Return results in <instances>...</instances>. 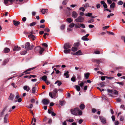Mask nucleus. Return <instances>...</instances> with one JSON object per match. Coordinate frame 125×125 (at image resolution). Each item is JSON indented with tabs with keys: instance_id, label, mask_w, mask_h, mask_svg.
Wrapping results in <instances>:
<instances>
[{
	"instance_id": "obj_1",
	"label": "nucleus",
	"mask_w": 125,
	"mask_h": 125,
	"mask_svg": "<svg viewBox=\"0 0 125 125\" xmlns=\"http://www.w3.org/2000/svg\"><path fill=\"white\" fill-rule=\"evenodd\" d=\"M72 45L69 43H67L65 44L63 46L64 52L65 53H69L71 51L70 48L71 47Z\"/></svg>"
},
{
	"instance_id": "obj_2",
	"label": "nucleus",
	"mask_w": 125,
	"mask_h": 125,
	"mask_svg": "<svg viewBox=\"0 0 125 125\" xmlns=\"http://www.w3.org/2000/svg\"><path fill=\"white\" fill-rule=\"evenodd\" d=\"M58 91L57 89H54L52 92L49 93V95L51 98L55 99L58 96Z\"/></svg>"
},
{
	"instance_id": "obj_3",
	"label": "nucleus",
	"mask_w": 125,
	"mask_h": 125,
	"mask_svg": "<svg viewBox=\"0 0 125 125\" xmlns=\"http://www.w3.org/2000/svg\"><path fill=\"white\" fill-rule=\"evenodd\" d=\"M71 112L72 114L75 115H77L78 113V108H75L74 109H71Z\"/></svg>"
},
{
	"instance_id": "obj_4",
	"label": "nucleus",
	"mask_w": 125,
	"mask_h": 125,
	"mask_svg": "<svg viewBox=\"0 0 125 125\" xmlns=\"http://www.w3.org/2000/svg\"><path fill=\"white\" fill-rule=\"evenodd\" d=\"M78 47V43H75L73 45V47H72L71 50L73 52H75L77 51Z\"/></svg>"
},
{
	"instance_id": "obj_5",
	"label": "nucleus",
	"mask_w": 125,
	"mask_h": 125,
	"mask_svg": "<svg viewBox=\"0 0 125 125\" xmlns=\"http://www.w3.org/2000/svg\"><path fill=\"white\" fill-rule=\"evenodd\" d=\"M107 91L109 93H113L116 95H117L118 94V91L116 90H114V91L109 89L107 90Z\"/></svg>"
},
{
	"instance_id": "obj_6",
	"label": "nucleus",
	"mask_w": 125,
	"mask_h": 125,
	"mask_svg": "<svg viewBox=\"0 0 125 125\" xmlns=\"http://www.w3.org/2000/svg\"><path fill=\"white\" fill-rule=\"evenodd\" d=\"M49 100L46 99H44L42 101V103L44 105L47 104L49 103Z\"/></svg>"
},
{
	"instance_id": "obj_7",
	"label": "nucleus",
	"mask_w": 125,
	"mask_h": 125,
	"mask_svg": "<svg viewBox=\"0 0 125 125\" xmlns=\"http://www.w3.org/2000/svg\"><path fill=\"white\" fill-rule=\"evenodd\" d=\"M7 108V107H5L3 109L2 111L0 113V116L1 117L5 114L6 110Z\"/></svg>"
},
{
	"instance_id": "obj_8",
	"label": "nucleus",
	"mask_w": 125,
	"mask_h": 125,
	"mask_svg": "<svg viewBox=\"0 0 125 125\" xmlns=\"http://www.w3.org/2000/svg\"><path fill=\"white\" fill-rule=\"evenodd\" d=\"M99 118L101 122L104 124H105L106 123V120L105 119L103 116H99Z\"/></svg>"
},
{
	"instance_id": "obj_9",
	"label": "nucleus",
	"mask_w": 125,
	"mask_h": 125,
	"mask_svg": "<svg viewBox=\"0 0 125 125\" xmlns=\"http://www.w3.org/2000/svg\"><path fill=\"white\" fill-rule=\"evenodd\" d=\"M25 48L27 50H29L30 49V45L29 42H27L26 44Z\"/></svg>"
},
{
	"instance_id": "obj_10",
	"label": "nucleus",
	"mask_w": 125,
	"mask_h": 125,
	"mask_svg": "<svg viewBox=\"0 0 125 125\" xmlns=\"http://www.w3.org/2000/svg\"><path fill=\"white\" fill-rule=\"evenodd\" d=\"M35 67H34L32 68H31L27 70L26 71H25L23 72V73H25V74H28L29 73L27 72V71H31L35 68Z\"/></svg>"
},
{
	"instance_id": "obj_11",
	"label": "nucleus",
	"mask_w": 125,
	"mask_h": 125,
	"mask_svg": "<svg viewBox=\"0 0 125 125\" xmlns=\"http://www.w3.org/2000/svg\"><path fill=\"white\" fill-rule=\"evenodd\" d=\"M35 67H34L32 68H31L27 70L26 71H25L23 72V73H25V74H28L29 73L27 72V71H31L35 68Z\"/></svg>"
},
{
	"instance_id": "obj_12",
	"label": "nucleus",
	"mask_w": 125,
	"mask_h": 125,
	"mask_svg": "<svg viewBox=\"0 0 125 125\" xmlns=\"http://www.w3.org/2000/svg\"><path fill=\"white\" fill-rule=\"evenodd\" d=\"M23 88L24 90H25L27 92H29L30 89L29 87L27 85L24 86L23 87Z\"/></svg>"
},
{
	"instance_id": "obj_13",
	"label": "nucleus",
	"mask_w": 125,
	"mask_h": 125,
	"mask_svg": "<svg viewBox=\"0 0 125 125\" xmlns=\"http://www.w3.org/2000/svg\"><path fill=\"white\" fill-rule=\"evenodd\" d=\"M115 6V2H113L110 5V8L111 9V10H114Z\"/></svg>"
},
{
	"instance_id": "obj_14",
	"label": "nucleus",
	"mask_w": 125,
	"mask_h": 125,
	"mask_svg": "<svg viewBox=\"0 0 125 125\" xmlns=\"http://www.w3.org/2000/svg\"><path fill=\"white\" fill-rule=\"evenodd\" d=\"M21 50V47L17 46H15L13 49L14 51H18Z\"/></svg>"
},
{
	"instance_id": "obj_15",
	"label": "nucleus",
	"mask_w": 125,
	"mask_h": 125,
	"mask_svg": "<svg viewBox=\"0 0 125 125\" xmlns=\"http://www.w3.org/2000/svg\"><path fill=\"white\" fill-rule=\"evenodd\" d=\"M72 15L73 17L75 18L77 17L78 14L76 12L73 11L72 13Z\"/></svg>"
},
{
	"instance_id": "obj_16",
	"label": "nucleus",
	"mask_w": 125,
	"mask_h": 125,
	"mask_svg": "<svg viewBox=\"0 0 125 125\" xmlns=\"http://www.w3.org/2000/svg\"><path fill=\"white\" fill-rule=\"evenodd\" d=\"M28 38L31 39L33 40H35V36L32 34L29 35L28 36Z\"/></svg>"
},
{
	"instance_id": "obj_17",
	"label": "nucleus",
	"mask_w": 125,
	"mask_h": 125,
	"mask_svg": "<svg viewBox=\"0 0 125 125\" xmlns=\"http://www.w3.org/2000/svg\"><path fill=\"white\" fill-rule=\"evenodd\" d=\"M84 20L82 16H79V22H82L84 21Z\"/></svg>"
},
{
	"instance_id": "obj_18",
	"label": "nucleus",
	"mask_w": 125,
	"mask_h": 125,
	"mask_svg": "<svg viewBox=\"0 0 125 125\" xmlns=\"http://www.w3.org/2000/svg\"><path fill=\"white\" fill-rule=\"evenodd\" d=\"M41 11L42 14H44L47 13L48 11V10L47 9H42L41 10Z\"/></svg>"
},
{
	"instance_id": "obj_19",
	"label": "nucleus",
	"mask_w": 125,
	"mask_h": 125,
	"mask_svg": "<svg viewBox=\"0 0 125 125\" xmlns=\"http://www.w3.org/2000/svg\"><path fill=\"white\" fill-rule=\"evenodd\" d=\"M13 23L15 26H17L19 25L20 24V22L19 21H17L15 20L13 21Z\"/></svg>"
},
{
	"instance_id": "obj_20",
	"label": "nucleus",
	"mask_w": 125,
	"mask_h": 125,
	"mask_svg": "<svg viewBox=\"0 0 125 125\" xmlns=\"http://www.w3.org/2000/svg\"><path fill=\"white\" fill-rule=\"evenodd\" d=\"M85 107V105L83 104H81L79 106L80 108L82 110H83Z\"/></svg>"
},
{
	"instance_id": "obj_21",
	"label": "nucleus",
	"mask_w": 125,
	"mask_h": 125,
	"mask_svg": "<svg viewBox=\"0 0 125 125\" xmlns=\"http://www.w3.org/2000/svg\"><path fill=\"white\" fill-rule=\"evenodd\" d=\"M4 51L5 53H7L10 51V49L9 48H5L4 49Z\"/></svg>"
},
{
	"instance_id": "obj_22",
	"label": "nucleus",
	"mask_w": 125,
	"mask_h": 125,
	"mask_svg": "<svg viewBox=\"0 0 125 125\" xmlns=\"http://www.w3.org/2000/svg\"><path fill=\"white\" fill-rule=\"evenodd\" d=\"M9 61V60L8 59H5L3 62L2 64L3 65H4L6 64Z\"/></svg>"
},
{
	"instance_id": "obj_23",
	"label": "nucleus",
	"mask_w": 125,
	"mask_h": 125,
	"mask_svg": "<svg viewBox=\"0 0 125 125\" xmlns=\"http://www.w3.org/2000/svg\"><path fill=\"white\" fill-rule=\"evenodd\" d=\"M39 48V49H40L41 50L39 52V53L40 54H42L44 50V49L43 48H41V47L40 46H38L37 47H36L35 48L36 49V48Z\"/></svg>"
},
{
	"instance_id": "obj_24",
	"label": "nucleus",
	"mask_w": 125,
	"mask_h": 125,
	"mask_svg": "<svg viewBox=\"0 0 125 125\" xmlns=\"http://www.w3.org/2000/svg\"><path fill=\"white\" fill-rule=\"evenodd\" d=\"M14 97V95L12 94H11L9 97V99L10 100H12Z\"/></svg>"
},
{
	"instance_id": "obj_25",
	"label": "nucleus",
	"mask_w": 125,
	"mask_h": 125,
	"mask_svg": "<svg viewBox=\"0 0 125 125\" xmlns=\"http://www.w3.org/2000/svg\"><path fill=\"white\" fill-rule=\"evenodd\" d=\"M58 83L57 85L58 86H60L62 84L61 82L60 81L57 80L55 83L54 84H56Z\"/></svg>"
},
{
	"instance_id": "obj_26",
	"label": "nucleus",
	"mask_w": 125,
	"mask_h": 125,
	"mask_svg": "<svg viewBox=\"0 0 125 125\" xmlns=\"http://www.w3.org/2000/svg\"><path fill=\"white\" fill-rule=\"evenodd\" d=\"M42 79L44 81H45L47 79V77L46 75H44L42 77Z\"/></svg>"
},
{
	"instance_id": "obj_27",
	"label": "nucleus",
	"mask_w": 125,
	"mask_h": 125,
	"mask_svg": "<svg viewBox=\"0 0 125 125\" xmlns=\"http://www.w3.org/2000/svg\"><path fill=\"white\" fill-rule=\"evenodd\" d=\"M69 72L68 71H67L64 74V75L65 76L66 78H68L69 77Z\"/></svg>"
},
{
	"instance_id": "obj_28",
	"label": "nucleus",
	"mask_w": 125,
	"mask_h": 125,
	"mask_svg": "<svg viewBox=\"0 0 125 125\" xmlns=\"http://www.w3.org/2000/svg\"><path fill=\"white\" fill-rule=\"evenodd\" d=\"M82 40L84 41H88L89 39L87 38L85 36H83L82 38Z\"/></svg>"
},
{
	"instance_id": "obj_29",
	"label": "nucleus",
	"mask_w": 125,
	"mask_h": 125,
	"mask_svg": "<svg viewBox=\"0 0 125 125\" xmlns=\"http://www.w3.org/2000/svg\"><path fill=\"white\" fill-rule=\"evenodd\" d=\"M81 26L83 28H85V26L84 25L82 24H79V28H80Z\"/></svg>"
},
{
	"instance_id": "obj_30",
	"label": "nucleus",
	"mask_w": 125,
	"mask_h": 125,
	"mask_svg": "<svg viewBox=\"0 0 125 125\" xmlns=\"http://www.w3.org/2000/svg\"><path fill=\"white\" fill-rule=\"evenodd\" d=\"M84 83L83 82H81L80 84H79V85H80V86L83 89V86L84 85Z\"/></svg>"
},
{
	"instance_id": "obj_31",
	"label": "nucleus",
	"mask_w": 125,
	"mask_h": 125,
	"mask_svg": "<svg viewBox=\"0 0 125 125\" xmlns=\"http://www.w3.org/2000/svg\"><path fill=\"white\" fill-rule=\"evenodd\" d=\"M89 75L90 73H86L85 75V78L86 79H88Z\"/></svg>"
},
{
	"instance_id": "obj_32",
	"label": "nucleus",
	"mask_w": 125,
	"mask_h": 125,
	"mask_svg": "<svg viewBox=\"0 0 125 125\" xmlns=\"http://www.w3.org/2000/svg\"><path fill=\"white\" fill-rule=\"evenodd\" d=\"M92 14L91 13H88L87 14H85V16H88L90 17L92 16Z\"/></svg>"
},
{
	"instance_id": "obj_33",
	"label": "nucleus",
	"mask_w": 125,
	"mask_h": 125,
	"mask_svg": "<svg viewBox=\"0 0 125 125\" xmlns=\"http://www.w3.org/2000/svg\"><path fill=\"white\" fill-rule=\"evenodd\" d=\"M67 21L68 22L70 23L72 22L73 20L71 19V18H68L67 19Z\"/></svg>"
},
{
	"instance_id": "obj_34",
	"label": "nucleus",
	"mask_w": 125,
	"mask_h": 125,
	"mask_svg": "<svg viewBox=\"0 0 125 125\" xmlns=\"http://www.w3.org/2000/svg\"><path fill=\"white\" fill-rule=\"evenodd\" d=\"M94 62H96L97 64H99L100 63V61L99 60H94Z\"/></svg>"
},
{
	"instance_id": "obj_35",
	"label": "nucleus",
	"mask_w": 125,
	"mask_h": 125,
	"mask_svg": "<svg viewBox=\"0 0 125 125\" xmlns=\"http://www.w3.org/2000/svg\"><path fill=\"white\" fill-rule=\"evenodd\" d=\"M32 93L33 94L36 91V88L35 87H34L32 88Z\"/></svg>"
},
{
	"instance_id": "obj_36",
	"label": "nucleus",
	"mask_w": 125,
	"mask_h": 125,
	"mask_svg": "<svg viewBox=\"0 0 125 125\" xmlns=\"http://www.w3.org/2000/svg\"><path fill=\"white\" fill-rule=\"evenodd\" d=\"M27 52V51L26 50L24 51H22L21 52V55H24Z\"/></svg>"
},
{
	"instance_id": "obj_37",
	"label": "nucleus",
	"mask_w": 125,
	"mask_h": 125,
	"mask_svg": "<svg viewBox=\"0 0 125 125\" xmlns=\"http://www.w3.org/2000/svg\"><path fill=\"white\" fill-rule=\"evenodd\" d=\"M36 24V22H34L32 23H31L30 24V26H32L35 25Z\"/></svg>"
},
{
	"instance_id": "obj_38",
	"label": "nucleus",
	"mask_w": 125,
	"mask_h": 125,
	"mask_svg": "<svg viewBox=\"0 0 125 125\" xmlns=\"http://www.w3.org/2000/svg\"><path fill=\"white\" fill-rule=\"evenodd\" d=\"M16 95L15 97V99H17L19 98L20 97V95L18 92H17L16 93Z\"/></svg>"
},
{
	"instance_id": "obj_39",
	"label": "nucleus",
	"mask_w": 125,
	"mask_h": 125,
	"mask_svg": "<svg viewBox=\"0 0 125 125\" xmlns=\"http://www.w3.org/2000/svg\"><path fill=\"white\" fill-rule=\"evenodd\" d=\"M71 80L73 82H75L76 80V78L73 76L71 79Z\"/></svg>"
},
{
	"instance_id": "obj_40",
	"label": "nucleus",
	"mask_w": 125,
	"mask_h": 125,
	"mask_svg": "<svg viewBox=\"0 0 125 125\" xmlns=\"http://www.w3.org/2000/svg\"><path fill=\"white\" fill-rule=\"evenodd\" d=\"M60 104L62 106L63 105L65 104V102L63 101H60Z\"/></svg>"
},
{
	"instance_id": "obj_41",
	"label": "nucleus",
	"mask_w": 125,
	"mask_h": 125,
	"mask_svg": "<svg viewBox=\"0 0 125 125\" xmlns=\"http://www.w3.org/2000/svg\"><path fill=\"white\" fill-rule=\"evenodd\" d=\"M68 0H64L62 2V4L64 5H65L66 4Z\"/></svg>"
},
{
	"instance_id": "obj_42",
	"label": "nucleus",
	"mask_w": 125,
	"mask_h": 125,
	"mask_svg": "<svg viewBox=\"0 0 125 125\" xmlns=\"http://www.w3.org/2000/svg\"><path fill=\"white\" fill-rule=\"evenodd\" d=\"M116 83L120 85H121L122 86H123L124 84V83L123 82H117Z\"/></svg>"
},
{
	"instance_id": "obj_43",
	"label": "nucleus",
	"mask_w": 125,
	"mask_h": 125,
	"mask_svg": "<svg viewBox=\"0 0 125 125\" xmlns=\"http://www.w3.org/2000/svg\"><path fill=\"white\" fill-rule=\"evenodd\" d=\"M114 15V14L113 13H110L109 15H108L107 16V18H110L111 16H113Z\"/></svg>"
},
{
	"instance_id": "obj_44",
	"label": "nucleus",
	"mask_w": 125,
	"mask_h": 125,
	"mask_svg": "<svg viewBox=\"0 0 125 125\" xmlns=\"http://www.w3.org/2000/svg\"><path fill=\"white\" fill-rule=\"evenodd\" d=\"M94 19H90V20H89L88 21V22L89 23H92V22H94Z\"/></svg>"
},
{
	"instance_id": "obj_45",
	"label": "nucleus",
	"mask_w": 125,
	"mask_h": 125,
	"mask_svg": "<svg viewBox=\"0 0 125 125\" xmlns=\"http://www.w3.org/2000/svg\"><path fill=\"white\" fill-rule=\"evenodd\" d=\"M123 4V2L121 0L120 1L117 2V4L119 5H122Z\"/></svg>"
},
{
	"instance_id": "obj_46",
	"label": "nucleus",
	"mask_w": 125,
	"mask_h": 125,
	"mask_svg": "<svg viewBox=\"0 0 125 125\" xmlns=\"http://www.w3.org/2000/svg\"><path fill=\"white\" fill-rule=\"evenodd\" d=\"M104 82H102L101 83L100 85L101 86V87H103L104 86Z\"/></svg>"
},
{
	"instance_id": "obj_47",
	"label": "nucleus",
	"mask_w": 125,
	"mask_h": 125,
	"mask_svg": "<svg viewBox=\"0 0 125 125\" xmlns=\"http://www.w3.org/2000/svg\"><path fill=\"white\" fill-rule=\"evenodd\" d=\"M84 6L85 8H86L89 7V4L88 3H86L84 5Z\"/></svg>"
},
{
	"instance_id": "obj_48",
	"label": "nucleus",
	"mask_w": 125,
	"mask_h": 125,
	"mask_svg": "<svg viewBox=\"0 0 125 125\" xmlns=\"http://www.w3.org/2000/svg\"><path fill=\"white\" fill-rule=\"evenodd\" d=\"M83 114L82 112L79 109V115H81Z\"/></svg>"
},
{
	"instance_id": "obj_49",
	"label": "nucleus",
	"mask_w": 125,
	"mask_h": 125,
	"mask_svg": "<svg viewBox=\"0 0 125 125\" xmlns=\"http://www.w3.org/2000/svg\"><path fill=\"white\" fill-rule=\"evenodd\" d=\"M65 27V25H62L61 27V30H63L64 29Z\"/></svg>"
},
{
	"instance_id": "obj_50",
	"label": "nucleus",
	"mask_w": 125,
	"mask_h": 125,
	"mask_svg": "<svg viewBox=\"0 0 125 125\" xmlns=\"http://www.w3.org/2000/svg\"><path fill=\"white\" fill-rule=\"evenodd\" d=\"M74 26V24L73 23L69 25V27L72 28Z\"/></svg>"
},
{
	"instance_id": "obj_51",
	"label": "nucleus",
	"mask_w": 125,
	"mask_h": 125,
	"mask_svg": "<svg viewBox=\"0 0 125 125\" xmlns=\"http://www.w3.org/2000/svg\"><path fill=\"white\" fill-rule=\"evenodd\" d=\"M105 76H102L101 77V79L102 81H104L105 80L106 78Z\"/></svg>"
},
{
	"instance_id": "obj_52",
	"label": "nucleus",
	"mask_w": 125,
	"mask_h": 125,
	"mask_svg": "<svg viewBox=\"0 0 125 125\" xmlns=\"http://www.w3.org/2000/svg\"><path fill=\"white\" fill-rule=\"evenodd\" d=\"M4 3L6 5H7L6 4L8 3V1H9V0H4Z\"/></svg>"
},
{
	"instance_id": "obj_53",
	"label": "nucleus",
	"mask_w": 125,
	"mask_h": 125,
	"mask_svg": "<svg viewBox=\"0 0 125 125\" xmlns=\"http://www.w3.org/2000/svg\"><path fill=\"white\" fill-rule=\"evenodd\" d=\"M80 10H82V11H85V9L83 7H81L79 8Z\"/></svg>"
},
{
	"instance_id": "obj_54",
	"label": "nucleus",
	"mask_w": 125,
	"mask_h": 125,
	"mask_svg": "<svg viewBox=\"0 0 125 125\" xmlns=\"http://www.w3.org/2000/svg\"><path fill=\"white\" fill-rule=\"evenodd\" d=\"M36 77V76L35 75H30L29 78H30L31 77L35 78Z\"/></svg>"
},
{
	"instance_id": "obj_55",
	"label": "nucleus",
	"mask_w": 125,
	"mask_h": 125,
	"mask_svg": "<svg viewBox=\"0 0 125 125\" xmlns=\"http://www.w3.org/2000/svg\"><path fill=\"white\" fill-rule=\"evenodd\" d=\"M106 32L108 33H109V34H111V35H114V33L113 32H110V31H107Z\"/></svg>"
},
{
	"instance_id": "obj_56",
	"label": "nucleus",
	"mask_w": 125,
	"mask_h": 125,
	"mask_svg": "<svg viewBox=\"0 0 125 125\" xmlns=\"http://www.w3.org/2000/svg\"><path fill=\"white\" fill-rule=\"evenodd\" d=\"M105 77L106 78H107L109 79H111L114 78V77H109L106 76H105Z\"/></svg>"
},
{
	"instance_id": "obj_57",
	"label": "nucleus",
	"mask_w": 125,
	"mask_h": 125,
	"mask_svg": "<svg viewBox=\"0 0 125 125\" xmlns=\"http://www.w3.org/2000/svg\"><path fill=\"white\" fill-rule=\"evenodd\" d=\"M44 31L45 32H48L50 31V30L48 28H46L45 29Z\"/></svg>"
},
{
	"instance_id": "obj_58",
	"label": "nucleus",
	"mask_w": 125,
	"mask_h": 125,
	"mask_svg": "<svg viewBox=\"0 0 125 125\" xmlns=\"http://www.w3.org/2000/svg\"><path fill=\"white\" fill-rule=\"evenodd\" d=\"M100 4H97L96 6V7L98 9L100 8Z\"/></svg>"
},
{
	"instance_id": "obj_59",
	"label": "nucleus",
	"mask_w": 125,
	"mask_h": 125,
	"mask_svg": "<svg viewBox=\"0 0 125 125\" xmlns=\"http://www.w3.org/2000/svg\"><path fill=\"white\" fill-rule=\"evenodd\" d=\"M8 115L7 114L5 115L4 118L8 119Z\"/></svg>"
},
{
	"instance_id": "obj_60",
	"label": "nucleus",
	"mask_w": 125,
	"mask_h": 125,
	"mask_svg": "<svg viewBox=\"0 0 125 125\" xmlns=\"http://www.w3.org/2000/svg\"><path fill=\"white\" fill-rule=\"evenodd\" d=\"M87 87H87V85L85 86H84V87L83 88V90L84 91H86V90H87Z\"/></svg>"
},
{
	"instance_id": "obj_61",
	"label": "nucleus",
	"mask_w": 125,
	"mask_h": 125,
	"mask_svg": "<svg viewBox=\"0 0 125 125\" xmlns=\"http://www.w3.org/2000/svg\"><path fill=\"white\" fill-rule=\"evenodd\" d=\"M107 2L109 4H111L112 3V2L111 0H107Z\"/></svg>"
},
{
	"instance_id": "obj_62",
	"label": "nucleus",
	"mask_w": 125,
	"mask_h": 125,
	"mask_svg": "<svg viewBox=\"0 0 125 125\" xmlns=\"http://www.w3.org/2000/svg\"><path fill=\"white\" fill-rule=\"evenodd\" d=\"M11 85H12L13 86V87H14V88H16L17 87L16 85L15 84V83H11Z\"/></svg>"
},
{
	"instance_id": "obj_63",
	"label": "nucleus",
	"mask_w": 125,
	"mask_h": 125,
	"mask_svg": "<svg viewBox=\"0 0 125 125\" xmlns=\"http://www.w3.org/2000/svg\"><path fill=\"white\" fill-rule=\"evenodd\" d=\"M94 53L96 54H100V52L99 51H94Z\"/></svg>"
},
{
	"instance_id": "obj_64",
	"label": "nucleus",
	"mask_w": 125,
	"mask_h": 125,
	"mask_svg": "<svg viewBox=\"0 0 125 125\" xmlns=\"http://www.w3.org/2000/svg\"><path fill=\"white\" fill-rule=\"evenodd\" d=\"M42 45L45 46L46 47H48V45L47 44L45 43H44L42 44Z\"/></svg>"
}]
</instances>
